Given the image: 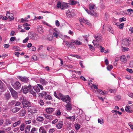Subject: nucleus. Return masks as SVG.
Listing matches in <instances>:
<instances>
[{
	"instance_id": "obj_1",
	"label": "nucleus",
	"mask_w": 133,
	"mask_h": 133,
	"mask_svg": "<svg viewBox=\"0 0 133 133\" xmlns=\"http://www.w3.org/2000/svg\"><path fill=\"white\" fill-rule=\"evenodd\" d=\"M94 37L95 39L92 41V43L94 46L97 47H98L99 45V42L101 41L102 37L100 35L97 34L94 35Z\"/></svg>"
},
{
	"instance_id": "obj_2",
	"label": "nucleus",
	"mask_w": 133,
	"mask_h": 133,
	"mask_svg": "<svg viewBox=\"0 0 133 133\" xmlns=\"http://www.w3.org/2000/svg\"><path fill=\"white\" fill-rule=\"evenodd\" d=\"M59 99H61L64 102H66L67 104L70 103L71 102V98L69 96L67 95L64 96L63 95L61 94H59Z\"/></svg>"
},
{
	"instance_id": "obj_3",
	"label": "nucleus",
	"mask_w": 133,
	"mask_h": 133,
	"mask_svg": "<svg viewBox=\"0 0 133 133\" xmlns=\"http://www.w3.org/2000/svg\"><path fill=\"white\" fill-rule=\"evenodd\" d=\"M20 99L23 107H27L30 105V103L25 97H22L20 98Z\"/></svg>"
},
{
	"instance_id": "obj_4",
	"label": "nucleus",
	"mask_w": 133,
	"mask_h": 133,
	"mask_svg": "<svg viewBox=\"0 0 133 133\" xmlns=\"http://www.w3.org/2000/svg\"><path fill=\"white\" fill-rule=\"evenodd\" d=\"M69 7V4L59 1V8H60L62 10H65Z\"/></svg>"
},
{
	"instance_id": "obj_5",
	"label": "nucleus",
	"mask_w": 133,
	"mask_h": 133,
	"mask_svg": "<svg viewBox=\"0 0 133 133\" xmlns=\"http://www.w3.org/2000/svg\"><path fill=\"white\" fill-rule=\"evenodd\" d=\"M31 89H32V87L30 85H29L28 86H24L23 87L21 90L23 93L25 94Z\"/></svg>"
},
{
	"instance_id": "obj_6",
	"label": "nucleus",
	"mask_w": 133,
	"mask_h": 133,
	"mask_svg": "<svg viewBox=\"0 0 133 133\" xmlns=\"http://www.w3.org/2000/svg\"><path fill=\"white\" fill-rule=\"evenodd\" d=\"M29 38L32 40H37L38 39V36L37 34L36 33H30L29 34Z\"/></svg>"
},
{
	"instance_id": "obj_7",
	"label": "nucleus",
	"mask_w": 133,
	"mask_h": 133,
	"mask_svg": "<svg viewBox=\"0 0 133 133\" xmlns=\"http://www.w3.org/2000/svg\"><path fill=\"white\" fill-rule=\"evenodd\" d=\"M11 85L16 90L19 89L21 87V84L19 82L17 81L15 83H13Z\"/></svg>"
},
{
	"instance_id": "obj_8",
	"label": "nucleus",
	"mask_w": 133,
	"mask_h": 133,
	"mask_svg": "<svg viewBox=\"0 0 133 133\" xmlns=\"http://www.w3.org/2000/svg\"><path fill=\"white\" fill-rule=\"evenodd\" d=\"M74 10H69L67 11L66 12V15L67 17L69 18H71L75 16V13Z\"/></svg>"
},
{
	"instance_id": "obj_9",
	"label": "nucleus",
	"mask_w": 133,
	"mask_h": 133,
	"mask_svg": "<svg viewBox=\"0 0 133 133\" xmlns=\"http://www.w3.org/2000/svg\"><path fill=\"white\" fill-rule=\"evenodd\" d=\"M28 111L32 114L36 113L37 112V110L35 106H31L29 107L28 108Z\"/></svg>"
},
{
	"instance_id": "obj_10",
	"label": "nucleus",
	"mask_w": 133,
	"mask_h": 133,
	"mask_svg": "<svg viewBox=\"0 0 133 133\" xmlns=\"http://www.w3.org/2000/svg\"><path fill=\"white\" fill-rule=\"evenodd\" d=\"M9 89L11 94L12 96L15 98H17V92L11 87H9Z\"/></svg>"
},
{
	"instance_id": "obj_11",
	"label": "nucleus",
	"mask_w": 133,
	"mask_h": 133,
	"mask_svg": "<svg viewBox=\"0 0 133 133\" xmlns=\"http://www.w3.org/2000/svg\"><path fill=\"white\" fill-rule=\"evenodd\" d=\"M129 40L128 39H125L122 40V46H125L129 45Z\"/></svg>"
},
{
	"instance_id": "obj_12",
	"label": "nucleus",
	"mask_w": 133,
	"mask_h": 133,
	"mask_svg": "<svg viewBox=\"0 0 133 133\" xmlns=\"http://www.w3.org/2000/svg\"><path fill=\"white\" fill-rule=\"evenodd\" d=\"M64 42L65 43V44L68 47H70L72 45H74V40H72L70 41H64Z\"/></svg>"
},
{
	"instance_id": "obj_13",
	"label": "nucleus",
	"mask_w": 133,
	"mask_h": 133,
	"mask_svg": "<svg viewBox=\"0 0 133 133\" xmlns=\"http://www.w3.org/2000/svg\"><path fill=\"white\" fill-rule=\"evenodd\" d=\"M18 78L22 82H23L24 83H27L29 81L28 78L25 77H22L19 76L18 77Z\"/></svg>"
},
{
	"instance_id": "obj_14",
	"label": "nucleus",
	"mask_w": 133,
	"mask_h": 133,
	"mask_svg": "<svg viewBox=\"0 0 133 133\" xmlns=\"http://www.w3.org/2000/svg\"><path fill=\"white\" fill-rule=\"evenodd\" d=\"M7 13L6 14V16H8L9 18L10 19V21L13 20L14 19V18L13 17V14L11 13H10V12L7 11Z\"/></svg>"
},
{
	"instance_id": "obj_15",
	"label": "nucleus",
	"mask_w": 133,
	"mask_h": 133,
	"mask_svg": "<svg viewBox=\"0 0 133 133\" xmlns=\"http://www.w3.org/2000/svg\"><path fill=\"white\" fill-rule=\"evenodd\" d=\"M46 112L48 114L51 113L54 111V109L52 108H47L45 109Z\"/></svg>"
},
{
	"instance_id": "obj_16",
	"label": "nucleus",
	"mask_w": 133,
	"mask_h": 133,
	"mask_svg": "<svg viewBox=\"0 0 133 133\" xmlns=\"http://www.w3.org/2000/svg\"><path fill=\"white\" fill-rule=\"evenodd\" d=\"M79 20L81 22H83L84 23L87 24L88 25H90V23L87 20L81 18L79 19Z\"/></svg>"
},
{
	"instance_id": "obj_17",
	"label": "nucleus",
	"mask_w": 133,
	"mask_h": 133,
	"mask_svg": "<svg viewBox=\"0 0 133 133\" xmlns=\"http://www.w3.org/2000/svg\"><path fill=\"white\" fill-rule=\"evenodd\" d=\"M121 61L124 63H126L127 62V59L125 56L124 55L120 57Z\"/></svg>"
},
{
	"instance_id": "obj_18",
	"label": "nucleus",
	"mask_w": 133,
	"mask_h": 133,
	"mask_svg": "<svg viewBox=\"0 0 133 133\" xmlns=\"http://www.w3.org/2000/svg\"><path fill=\"white\" fill-rule=\"evenodd\" d=\"M43 115L47 119L51 120L52 119L53 116L51 115H48L45 114H44Z\"/></svg>"
},
{
	"instance_id": "obj_19",
	"label": "nucleus",
	"mask_w": 133,
	"mask_h": 133,
	"mask_svg": "<svg viewBox=\"0 0 133 133\" xmlns=\"http://www.w3.org/2000/svg\"><path fill=\"white\" fill-rule=\"evenodd\" d=\"M36 120L39 122H42L44 121V118L42 117L38 116L37 117Z\"/></svg>"
},
{
	"instance_id": "obj_20",
	"label": "nucleus",
	"mask_w": 133,
	"mask_h": 133,
	"mask_svg": "<svg viewBox=\"0 0 133 133\" xmlns=\"http://www.w3.org/2000/svg\"><path fill=\"white\" fill-rule=\"evenodd\" d=\"M31 126L27 125L25 128V133H29L31 128Z\"/></svg>"
},
{
	"instance_id": "obj_21",
	"label": "nucleus",
	"mask_w": 133,
	"mask_h": 133,
	"mask_svg": "<svg viewBox=\"0 0 133 133\" xmlns=\"http://www.w3.org/2000/svg\"><path fill=\"white\" fill-rule=\"evenodd\" d=\"M39 81L40 83L43 85H45L48 83V82L44 79H41Z\"/></svg>"
},
{
	"instance_id": "obj_22",
	"label": "nucleus",
	"mask_w": 133,
	"mask_h": 133,
	"mask_svg": "<svg viewBox=\"0 0 133 133\" xmlns=\"http://www.w3.org/2000/svg\"><path fill=\"white\" fill-rule=\"evenodd\" d=\"M54 31V32H53V34L54 36L56 37H58V35L57 34L58 32L57 30V28H54L53 29Z\"/></svg>"
},
{
	"instance_id": "obj_23",
	"label": "nucleus",
	"mask_w": 133,
	"mask_h": 133,
	"mask_svg": "<svg viewBox=\"0 0 133 133\" xmlns=\"http://www.w3.org/2000/svg\"><path fill=\"white\" fill-rule=\"evenodd\" d=\"M32 88H33L32 87ZM33 88L34 90L37 92H38L40 91V90L39 87H38L37 85H35L33 87Z\"/></svg>"
},
{
	"instance_id": "obj_24",
	"label": "nucleus",
	"mask_w": 133,
	"mask_h": 133,
	"mask_svg": "<svg viewBox=\"0 0 133 133\" xmlns=\"http://www.w3.org/2000/svg\"><path fill=\"white\" fill-rule=\"evenodd\" d=\"M37 31L39 32H43V28L41 25L38 26L37 27Z\"/></svg>"
},
{
	"instance_id": "obj_25",
	"label": "nucleus",
	"mask_w": 133,
	"mask_h": 133,
	"mask_svg": "<svg viewBox=\"0 0 133 133\" xmlns=\"http://www.w3.org/2000/svg\"><path fill=\"white\" fill-rule=\"evenodd\" d=\"M21 121L20 120H19L17 122H15L13 125V126L14 127H16L17 125H19L21 123Z\"/></svg>"
},
{
	"instance_id": "obj_26",
	"label": "nucleus",
	"mask_w": 133,
	"mask_h": 133,
	"mask_svg": "<svg viewBox=\"0 0 133 133\" xmlns=\"http://www.w3.org/2000/svg\"><path fill=\"white\" fill-rule=\"evenodd\" d=\"M20 109H21L20 108L16 107L15 108L12 109L11 111L12 112L15 113L19 111Z\"/></svg>"
},
{
	"instance_id": "obj_27",
	"label": "nucleus",
	"mask_w": 133,
	"mask_h": 133,
	"mask_svg": "<svg viewBox=\"0 0 133 133\" xmlns=\"http://www.w3.org/2000/svg\"><path fill=\"white\" fill-rule=\"evenodd\" d=\"M97 91L98 92L103 95L106 94H107L106 91H103L99 89H98Z\"/></svg>"
},
{
	"instance_id": "obj_28",
	"label": "nucleus",
	"mask_w": 133,
	"mask_h": 133,
	"mask_svg": "<svg viewBox=\"0 0 133 133\" xmlns=\"http://www.w3.org/2000/svg\"><path fill=\"white\" fill-rule=\"evenodd\" d=\"M69 5L71 4L72 5H75L76 4L77 2L76 1H75L73 0H69Z\"/></svg>"
},
{
	"instance_id": "obj_29",
	"label": "nucleus",
	"mask_w": 133,
	"mask_h": 133,
	"mask_svg": "<svg viewBox=\"0 0 133 133\" xmlns=\"http://www.w3.org/2000/svg\"><path fill=\"white\" fill-rule=\"evenodd\" d=\"M66 118L67 119H69L71 121L74 122L75 119L76 118L75 116H70L69 117H66Z\"/></svg>"
},
{
	"instance_id": "obj_30",
	"label": "nucleus",
	"mask_w": 133,
	"mask_h": 133,
	"mask_svg": "<svg viewBox=\"0 0 133 133\" xmlns=\"http://www.w3.org/2000/svg\"><path fill=\"white\" fill-rule=\"evenodd\" d=\"M74 45H81L82 43L81 42L77 40H74Z\"/></svg>"
},
{
	"instance_id": "obj_31",
	"label": "nucleus",
	"mask_w": 133,
	"mask_h": 133,
	"mask_svg": "<svg viewBox=\"0 0 133 133\" xmlns=\"http://www.w3.org/2000/svg\"><path fill=\"white\" fill-rule=\"evenodd\" d=\"M66 107V109L68 110H70L71 109V105L70 103L67 104Z\"/></svg>"
},
{
	"instance_id": "obj_32",
	"label": "nucleus",
	"mask_w": 133,
	"mask_h": 133,
	"mask_svg": "<svg viewBox=\"0 0 133 133\" xmlns=\"http://www.w3.org/2000/svg\"><path fill=\"white\" fill-rule=\"evenodd\" d=\"M47 94V93L45 91H43L42 92H41L39 94V96H41V97H43V96L45 97Z\"/></svg>"
},
{
	"instance_id": "obj_33",
	"label": "nucleus",
	"mask_w": 133,
	"mask_h": 133,
	"mask_svg": "<svg viewBox=\"0 0 133 133\" xmlns=\"http://www.w3.org/2000/svg\"><path fill=\"white\" fill-rule=\"evenodd\" d=\"M25 127V125L24 124V123L22 124L20 126L19 129L21 131H23Z\"/></svg>"
},
{
	"instance_id": "obj_34",
	"label": "nucleus",
	"mask_w": 133,
	"mask_h": 133,
	"mask_svg": "<svg viewBox=\"0 0 133 133\" xmlns=\"http://www.w3.org/2000/svg\"><path fill=\"white\" fill-rule=\"evenodd\" d=\"M45 99L46 100L48 99L49 100H51L52 99V97L50 95L46 94L45 98Z\"/></svg>"
},
{
	"instance_id": "obj_35",
	"label": "nucleus",
	"mask_w": 133,
	"mask_h": 133,
	"mask_svg": "<svg viewBox=\"0 0 133 133\" xmlns=\"http://www.w3.org/2000/svg\"><path fill=\"white\" fill-rule=\"evenodd\" d=\"M130 107H126L125 108V111L128 112H132V110H131L129 109Z\"/></svg>"
},
{
	"instance_id": "obj_36",
	"label": "nucleus",
	"mask_w": 133,
	"mask_h": 133,
	"mask_svg": "<svg viewBox=\"0 0 133 133\" xmlns=\"http://www.w3.org/2000/svg\"><path fill=\"white\" fill-rule=\"evenodd\" d=\"M39 130L40 133H46L45 130L42 127H40Z\"/></svg>"
},
{
	"instance_id": "obj_37",
	"label": "nucleus",
	"mask_w": 133,
	"mask_h": 133,
	"mask_svg": "<svg viewBox=\"0 0 133 133\" xmlns=\"http://www.w3.org/2000/svg\"><path fill=\"white\" fill-rule=\"evenodd\" d=\"M89 46V48L91 51H95V48L91 45H88Z\"/></svg>"
},
{
	"instance_id": "obj_38",
	"label": "nucleus",
	"mask_w": 133,
	"mask_h": 133,
	"mask_svg": "<svg viewBox=\"0 0 133 133\" xmlns=\"http://www.w3.org/2000/svg\"><path fill=\"white\" fill-rule=\"evenodd\" d=\"M63 123V122L62 121H59V129L62 128Z\"/></svg>"
},
{
	"instance_id": "obj_39",
	"label": "nucleus",
	"mask_w": 133,
	"mask_h": 133,
	"mask_svg": "<svg viewBox=\"0 0 133 133\" xmlns=\"http://www.w3.org/2000/svg\"><path fill=\"white\" fill-rule=\"evenodd\" d=\"M59 59L61 61L60 66H64L65 65L64 64V63L63 60L59 58Z\"/></svg>"
},
{
	"instance_id": "obj_40",
	"label": "nucleus",
	"mask_w": 133,
	"mask_h": 133,
	"mask_svg": "<svg viewBox=\"0 0 133 133\" xmlns=\"http://www.w3.org/2000/svg\"><path fill=\"white\" fill-rule=\"evenodd\" d=\"M98 122L101 124H103L104 123L103 120L102 119L98 118Z\"/></svg>"
},
{
	"instance_id": "obj_41",
	"label": "nucleus",
	"mask_w": 133,
	"mask_h": 133,
	"mask_svg": "<svg viewBox=\"0 0 133 133\" xmlns=\"http://www.w3.org/2000/svg\"><path fill=\"white\" fill-rule=\"evenodd\" d=\"M58 92L57 91H55L54 92V95L55 97H56V98L58 99Z\"/></svg>"
},
{
	"instance_id": "obj_42",
	"label": "nucleus",
	"mask_w": 133,
	"mask_h": 133,
	"mask_svg": "<svg viewBox=\"0 0 133 133\" xmlns=\"http://www.w3.org/2000/svg\"><path fill=\"white\" fill-rule=\"evenodd\" d=\"M5 123L6 125H8L11 123V121L9 119H6L5 120Z\"/></svg>"
},
{
	"instance_id": "obj_43",
	"label": "nucleus",
	"mask_w": 133,
	"mask_h": 133,
	"mask_svg": "<svg viewBox=\"0 0 133 133\" xmlns=\"http://www.w3.org/2000/svg\"><path fill=\"white\" fill-rule=\"evenodd\" d=\"M4 84L2 81L0 80V89H3Z\"/></svg>"
},
{
	"instance_id": "obj_44",
	"label": "nucleus",
	"mask_w": 133,
	"mask_h": 133,
	"mask_svg": "<svg viewBox=\"0 0 133 133\" xmlns=\"http://www.w3.org/2000/svg\"><path fill=\"white\" fill-rule=\"evenodd\" d=\"M75 128L76 130H78L80 128V125L78 124L75 125Z\"/></svg>"
},
{
	"instance_id": "obj_45",
	"label": "nucleus",
	"mask_w": 133,
	"mask_h": 133,
	"mask_svg": "<svg viewBox=\"0 0 133 133\" xmlns=\"http://www.w3.org/2000/svg\"><path fill=\"white\" fill-rule=\"evenodd\" d=\"M124 46H122L123 48L122 50L123 51H127L129 50V49L128 48L125 47Z\"/></svg>"
},
{
	"instance_id": "obj_46",
	"label": "nucleus",
	"mask_w": 133,
	"mask_h": 133,
	"mask_svg": "<svg viewBox=\"0 0 133 133\" xmlns=\"http://www.w3.org/2000/svg\"><path fill=\"white\" fill-rule=\"evenodd\" d=\"M115 98L116 100L118 101L121 99V96L120 95H118L116 96L115 97Z\"/></svg>"
},
{
	"instance_id": "obj_47",
	"label": "nucleus",
	"mask_w": 133,
	"mask_h": 133,
	"mask_svg": "<svg viewBox=\"0 0 133 133\" xmlns=\"http://www.w3.org/2000/svg\"><path fill=\"white\" fill-rule=\"evenodd\" d=\"M26 111L25 110H23L21 111V114H22V116H24L26 114Z\"/></svg>"
},
{
	"instance_id": "obj_48",
	"label": "nucleus",
	"mask_w": 133,
	"mask_h": 133,
	"mask_svg": "<svg viewBox=\"0 0 133 133\" xmlns=\"http://www.w3.org/2000/svg\"><path fill=\"white\" fill-rule=\"evenodd\" d=\"M15 101L14 100L11 101L9 102V104L12 106L15 104Z\"/></svg>"
},
{
	"instance_id": "obj_49",
	"label": "nucleus",
	"mask_w": 133,
	"mask_h": 133,
	"mask_svg": "<svg viewBox=\"0 0 133 133\" xmlns=\"http://www.w3.org/2000/svg\"><path fill=\"white\" fill-rule=\"evenodd\" d=\"M95 5H94L90 4L89 5V7L90 10L93 9L94 8Z\"/></svg>"
},
{
	"instance_id": "obj_50",
	"label": "nucleus",
	"mask_w": 133,
	"mask_h": 133,
	"mask_svg": "<svg viewBox=\"0 0 133 133\" xmlns=\"http://www.w3.org/2000/svg\"><path fill=\"white\" fill-rule=\"evenodd\" d=\"M47 50L49 51H52V47L51 46H49L47 47Z\"/></svg>"
},
{
	"instance_id": "obj_51",
	"label": "nucleus",
	"mask_w": 133,
	"mask_h": 133,
	"mask_svg": "<svg viewBox=\"0 0 133 133\" xmlns=\"http://www.w3.org/2000/svg\"><path fill=\"white\" fill-rule=\"evenodd\" d=\"M85 11L87 12L89 14H90L91 15L93 16L94 15L91 12L88 10L87 9H86L85 10Z\"/></svg>"
},
{
	"instance_id": "obj_52",
	"label": "nucleus",
	"mask_w": 133,
	"mask_h": 133,
	"mask_svg": "<svg viewBox=\"0 0 133 133\" xmlns=\"http://www.w3.org/2000/svg\"><path fill=\"white\" fill-rule=\"evenodd\" d=\"M30 93L32 94L34 96H36V93L35 92L32 90H30Z\"/></svg>"
},
{
	"instance_id": "obj_53",
	"label": "nucleus",
	"mask_w": 133,
	"mask_h": 133,
	"mask_svg": "<svg viewBox=\"0 0 133 133\" xmlns=\"http://www.w3.org/2000/svg\"><path fill=\"white\" fill-rule=\"evenodd\" d=\"M126 19L124 17H123L122 18H120L119 19V21L121 22L122 21H126Z\"/></svg>"
},
{
	"instance_id": "obj_54",
	"label": "nucleus",
	"mask_w": 133,
	"mask_h": 133,
	"mask_svg": "<svg viewBox=\"0 0 133 133\" xmlns=\"http://www.w3.org/2000/svg\"><path fill=\"white\" fill-rule=\"evenodd\" d=\"M39 103L41 105H43L44 104L43 101L42 100H40L39 102Z\"/></svg>"
},
{
	"instance_id": "obj_55",
	"label": "nucleus",
	"mask_w": 133,
	"mask_h": 133,
	"mask_svg": "<svg viewBox=\"0 0 133 133\" xmlns=\"http://www.w3.org/2000/svg\"><path fill=\"white\" fill-rule=\"evenodd\" d=\"M126 70L128 72H129L130 73H132L133 72V71L132 69L129 68H127L126 69Z\"/></svg>"
},
{
	"instance_id": "obj_56",
	"label": "nucleus",
	"mask_w": 133,
	"mask_h": 133,
	"mask_svg": "<svg viewBox=\"0 0 133 133\" xmlns=\"http://www.w3.org/2000/svg\"><path fill=\"white\" fill-rule=\"evenodd\" d=\"M124 25V23H122L121 24L119 25V27L120 29H122L123 28V27Z\"/></svg>"
},
{
	"instance_id": "obj_57",
	"label": "nucleus",
	"mask_w": 133,
	"mask_h": 133,
	"mask_svg": "<svg viewBox=\"0 0 133 133\" xmlns=\"http://www.w3.org/2000/svg\"><path fill=\"white\" fill-rule=\"evenodd\" d=\"M29 39V37H27L26 38L24 39L23 41V43H26Z\"/></svg>"
},
{
	"instance_id": "obj_58",
	"label": "nucleus",
	"mask_w": 133,
	"mask_h": 133,
	"mask_svg": "<svg viewBox=\"0 0 133 133\" xmlns=\"http://www.w3.org/2000/svg\"><path fill=\"white\" fill-rule=\"evenodd\" d=\"M16 38L15 37H11L10 39V41L11 42H13L16 39Z\"/></svg>"
},
{
	"instance_id": "obj_59",
	"label": "nucleus",
	"mask_w": 133,
	"mask_h": 133,
	"mask_svg": "<svg viewBox=\"0 0 133 133\" xmlns=\"http://www.w3.org/2000/svg\"><path fill=\"white\" fill-rule=\"evenodd\" d=\"M112 29V28L110 27L109 28L107 29L108 31H109L112 34H113V33L114 32V31L112 30H111Z\"/></svg>"
},
{
	"instance_id": "obj_60",
	"label": "nucleus",
	"mask_w": 133,
	"mask_h": 133,
	"mask_svg": "<svg viewBox=\"0 0 133 133\" xmlns=\"http://www.w3.org/2000/svg\"><path fill=\"white\" fill-rule=\"evenodd\" d=\"M37 85L38 86V87L39 88H40L41 90H42L43 89V88L42 85L38 84H37Z\"/></svg>"
},
{
	"instance_id": "obj_61",
	"label": "nucleus",
	"mask_w": 133,
	"mask_h": 133,
	"mask_svg": "<svg viewBox=\"0 0 133 133\" xmlns=\"http://www.w3.org/2000/svg\"><path fill=\"white\" fill-rule=\"evenodd\" d=\"M9 46L10 45L9 44H4V48H8Z\"/></svg>"
},
{
	"instance_id": "obj_62",
	"label": "nucleus",
	"mask_w": 133,
	"mask_h": 133,
	"mask_svg": "<svg viewBox=\"0 0 133 133\" xmlns=\"http://www.w3.org/2000/svg\"><path fill=\"white\" fill-rule=\"evenodd\" d=\"M125 78L128 80L130 79H131V77L129 75L126 76L125 77Z\"/></svg>"
},
{
	"instance_id": "obj_63",
	"label": "nucleus",
	"mask_w": 133,
	"mask_h": 133,
	"mask_svg": "<svg viewBox=\"0 0 133 133\" xmlns=\"http://www.w3.org/2000/svg\"><path fill=\"white\" fill-rule=\"evenodd\" d=\"M55 131V129L54 128L50 129L49 131V133H52Z\"/></svg>"
},
{
	"instance_id": "obj_64",
	"label": "nucleus",
	"mask_w": 133,
	"mask_h": 133,
	"mask_svg": "<svg viewBox=\"0 0 133 133\" xmlns=\"http://www.w3.org/2000/svg\"><path fill=\"white\" fill-rule=\"evenodd\" d=\"M36 128H33L32 129L30 132V133H34V132L36 131Z\"/></svg>"
}]
</instances>
